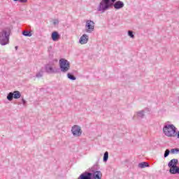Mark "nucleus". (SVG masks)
<instances>
[{"label":"nucleus","instance_id":"f257e3e1","mask_svg":"<svg viewBox=\"0 0 179 179\" xmlns=\"http://www.w3.org/2000/svg\"><path fill=\"white\" fill-rule=\"evenodd\" d=\"M115 2H117V0H101L96 8L97 12L104 13L108 9L113 8V3H115Z\"/></svg>","mask_w":179,"mask_h":179},{"label":"nucleus","instance_id":"f03ea898","mask_svg":"<svg viewBox=\"0 0 179 179\" xmlns=\"http://www.w3.org/2000/svg\"><path fill=\"white\" fill-rule=\"evenodd\" d=\"M10 36V27H6L0 32V44L6 45L9 44V36Z\"/></svg>","mask_w":179,"mask_h":179},{"label":"nucleus","instance_id":"7ed1b4c3","mask_svg":"<svg viewBox=\"0 0 179 179\" xmlns=\"http://www.w3.org/2000/svg\"><path fill=\"white\" fill-rule=\"evenodd\" d=\"M163 132L168 138H176L177 136V128L175 127L174 124H164Z\"/></svg>","mask_w":179,"mask_h":179},{"label":"nucleus","instance_id":"20e7f679","mask_svg":"<svg viewBox=\"0 0 179 179\" xmlns=\"http://www.w3.org/2000/svg\"><path fill=\"white\" fill-rule=\"evenodd\" d=\"M101 177H103V174L100 171L92 173L85 171L78 179H101Z\"/></svg>","mask_w":179,"mask_h":179},{"label":"nucleus","instance_id":"39448f33","mask_svg":"<svg viewBox=\"0 0 179 179\" xmlns=\"http://www.w3.org/2000/svg\"><path fill=\"white\" fill-rule=\"evenodd\" d=\"M178 159H173L168 163V166L170 168L169 173L171 174H179Z\"/></svg>","mask_w":179,"mask_h":179},{"label":"nucleus","instance_id":"423d86ee","mask_svg":"<svg viewBox=\"0 0 179 179\" xmlns=\"http://www.w3.org/2000/svg\"><path fill=\"white\" fill-rule=\"evenodd\" d=\"M59 68L62 72L66 73L71 69V64L65 59H59Z\"/></svg>","mask_w":179,"mask_h":179},{"label":"nucleus","instance_id":"0eeeda50","mask_svg":"<svg viewBox=\"0 0 179 179\" xmlns=\"http://www.w3.org/2000/svg\"><path fill=\"white\" fill-rule=\"evenodd\" d=\"M86 33H93L94 31V22L92 20H87L85 24Z\"/></svg>","mask_w":179,"mask_h":179},{"label":"nucleus","instance_id":"6e6552de","mask_svg":"<svg viewBox=\"0 0 179 179\" xmlns=\"http://www.w3.org/2000/svg\"><path fill=\"white\" fill-rule=\"evenodd\" d=\"M71 132L73 136H80V135H82V129H80V127L78 125L72 127Z\"/></svg>","mask_w":179,"mask_h":179},{"label":"nucleus","instance_id":"1a4fd4ad","mask_svg":"<svg viewBox=\"0 0 179 179\" xmlns=\"http://www.w3.org/2000/svg\"><path fill=\"white\" fill-rule=\"evenodd\" d=\"M116 9V10H119V9H122L124 6H125V4L122 1H117L116 2L113 3L112 4V8Z\"/></svg>","mask_w":179,"mask_h":179},{"label":"nucleus","instance_id":"9d476101","mask_svg":"<svg viewBox=\"0 0 179 179\" xmlns=\"http://www.w3.org/2000/svg\"><path fill=\"white\" fill-rule=\"evenodd\" d=\"M89 41V36L86 35V34H84L79 39L80 44H87V42Z\"/></svg>","mask_w":179,"mask_h":179},{"label":"nucleus","instance_id":"9b49d317","mask_svg":"<svg viewBox=\"0 0 179 179\" xmlns=\"http://www.w3.org/2000/svg\"><path fill=\"white\" fill-rule=\"evenodd\" d=\"M51 38L52 41H58L61 38V35H59V33L58 31H55L52 33Z\"/></svg>","mask_w":179,"mask_h":179},{"label":"nucleus","instance_id":"f8f14e48","mask_svg":"<svg viewBox=\"0 0 179 179\" xmlns=\"http://www.w3.org/2000/svg\"><path fill=\"white\" fill-rule=\"evenodd\" d=\"M45 71L47 73H54L55 72L51 64H46L45 66Z\"/></svg>","mask_w":179,"mask_h":179},{"label":"nucleus","instance_id":"ddd939ff","mask_svg":"<svg viewBox=\"0 0 179 179\" xmlns=\"http://www.w3.org/2000/svg\"><path fill=\"white\" fill-rule=\"evenodd\" d=\"M100 170V166L98 164H95L91 169L90 173H95L96 171H99Z\"/></svg>","mask_w":179,"mask_h":179},{"label":"nucleus","instance_id":"4468645a","mask_svg":"<svg viewBox=\"0 0 179 179\" xmlns=\"http://www.w3.org/2000/svg\"><path fill=\"white\" fill-rule=\"evenodd\" d=\"M149 163L146 162H141L138 164L139 169H145V167H149Z\"/></svg>","mask_w":179,"mask_h":179},{"label":"nucleus","instance_id":"2eb2a0df","mask_svg":"<svg viewBox=\"0 0 179 179\" xmlns=\"http://www.w3.org/2000/svg\"><path fill=\"white\" fill-rule=\"evenodd\" d=\"M13 96L14 99H20V97L22 96V94H20V92L19 91H14L13 92Z\"/></svg>","mask_w":179,"mask_h":179},{"label":"nucleus","instance_id":"dca6fc26","mask_svg":"<svg viewBox=\"0 0 179 179\" xmlns=\"http://www.w3.org/2000/svg\"><path fill=\"white\" fill-rule=\"evenodd\" d=\"M44 75V69H41L39 72H38L36 74V78H38V79H40V78H43Z\"/></svg>","mask_w":179,"mask_h":179},{"label":"nucleus","instance_id":"f3484780","mask_svg":"<svg viewBox=\"0 0 179 179\" xmlns=\"http://www.w3.org/2000/svg\"><path fill=\"white\" fill-rule=\"evenodd\" d=\"M136 115L138 118H143L145 117V110L136 112Z\"/></svg>","mask_w":179,"mask_h":179},{"label":"nucleus","instance_id":"a211bd4d","mask_svg":"<svg viewBox=\"0 0 179 179\" xmlns=\"http://www.w3.org/2000/svg\"><path fill=\"white\" fill-rule=\"evenodd\" d=\"M22 35L24 36V37H31V32L29 31H22Z\"/></svg>","mask_w":179,"mask_h":179},{"label":"nucleus","instance_id":"6ab92c4d","mask_svg":"<svg viewBox=\"0 0 179 179\" xmlns=\"http://www.w3.org/2000/svg\"><path fill=\"white\" fill-rule=\"evenodd\" d=\"M13 99H14L13 92L8 93L7 95V100H8V101H12Z\"/></svg>","mask_w":179,"mask_h":179},{"label":"nucleus","instance_id":"aec40b11","mask_svg":"<svg viewBox=\"0 0 179 179\" xmlns=\"http://www.w3.org/2000/svg\"><path fill=\"white\" fill-rule=\"evenodd\" d=\"M67 78L70 79V80H76V77L72 75L71 73H67Z\"/></svg>","mask_w":179,"mask_h":179},{"label":"nucleus","instance_id":"412c9836","mask_svg":"<svg viewBox=\"0 0 179 179\" xmlns=\"http://www.w3.org/2000/svg\"><path fill=\"white\" fill-rule=\"evenodd\" d=\"M170 151L172 155H176V153H179V148H172Z\"/></svg>","mask_w":179,"mask_h":179},{"label":"nucleus","instance_id":"4be33fe9","mask_svg":"<svg viewBox=\"0 0 179 179\" xmlns=\"http://www.w3.org/2000/svg\"><path fill=\"white\" fill-rule=\"evenodd\" d=\"M107 160H108V152H105L104 155H103V162H107Z\"/></svg>","mask_w":179,"mask_h":179},{"label":"nucleus","instance_id":"5701e85b","mask_svg":"<svg viewBox=\"0 0 179 179\" xmlns=\"http://www.w3.org/2000/svg\"><path fill=\"white\" fill-rule=\"evenodd\" d=\"M170 150L169 149H166L164 152V157L166 158V157H169V155H170Z\"/></svg>","mask_w":179,"mask_h":179},{"label":"nucleus","instance_id":"b1692460","mask_svg":"<svg viewBox=\"0 0 179 179\" xmlns=\"http://www.w3.org/2000/svg\"><path fill=\"white\" fill-rule=\"evenodd\" d=\"M128 36L131 37V38H135V35H134V31H128Z\"/></svg>","mask_w":179,"mask_h":179},{"label":"nucleus","instance_id":"393cba45","mask_svg":"<svg viewBox=\"0 0 179 179\" xmlns=\"http://www.w3.org/2000/svg\"><path fill=\"white\" fill-rule=\"evenodd\" d=\"M14 2H20V3H26L27 0H13Z\"/></svg>","mask_w":179,"mask_h":179},{"label":"nucleus","instance_id":"a878e982","mask_svg":"<svg viewBox=\"0 0 179 179\" xmlns=\"http://www.w3.org/2000/svg\"><path fill=\"white\" fill-rule=\"evenodd\" d=\"M59 21L58 20H55L53 21V24H59Z\"/></svg>","mask_w":179,"mask_h":179},{"label":"nucleus","instance_id":"bb28decb","mask_svg":"<svg viewBox=\"0 0 179 179\" xmlns=\"http://www.w3.org/2000/svg\"><path fill=\"white\" fill-rule=\"evenodd\" d=\"M22 103L23 106H26L27 101H26V100H24V99H22Z\"/></svg>","mask_w":179,"mask_h":179},{"label":"nucleus","instance_id":"cd10ccee","mask_svg":"<svg viewBox=\"0 0 179 179\" xmlns=\"http://www.w3.org/2000/svg\"><path fill=\"white\" fill-rule=\"evenodd\" d=\"M18 47L17 46H15V50H17Z\"/></svg>","mask_w":179,"mask_h":179}]
</instances>
